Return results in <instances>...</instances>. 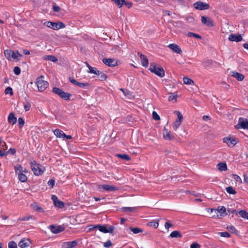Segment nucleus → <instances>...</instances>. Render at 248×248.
<instances>
[{"mask_svg": "<svg viewBox=\"0 0 248 248\" xmlns=\"http://www.w3.org/2000/svg\"><path fill=\"white\" fill-rule=\"evenodd\" d=\"M4 55L5 57L9 60H11L12 59L18 60L22 56V55L19 54L18 52L16 53L11 50H5Z\"/></svg>", "mask_w": 248, "mask_h": 248, "instance_id": "4", "label": "nucleus"}, {"mask_svg": "<svg viewBox=\"0 0 248 248\" xmlns=\"http://www.w3.org/2000/svg\"><path fill=\"white\" fill-rule=\"evenodd\" d=\"M97 75H98V78L100 80H105L107 78V76L105 74L100 72L99 71H98V73H97Z\"/></svg>", "mask_w": 248, "mask_h": 248, "instance_id": "30", "label": "nucleus"}, {"mask_svg": "<svg viewBox=\"0 0 248 248\" xmlns=\"http://www.w3.org/2000/svg\"><path fill=\"white\" fill-rule=\"evenodd\" d=\"M170 236L172 238L181 237V235L178 231H173L170 234Z\"/></svg>", "mask_w": 248, "mask_h": 248, "instance_id": "40", "label": "nucleus"}, {"mask_svg": "<svg viewBox=\"0 0 248 248\" xmlns=\"http://www.w3.org/2000/svg\"><path fill=\"white\" fill-rule=\"evenodd\" d=\"M32 217L31 215H28L26 217H23L19 218L18 220L20 221H27L30 220L31 218Z\"/></svg>", "mask_w": 248, "mask_h": 248, "instance_id": "49", "label": "nucleus"}, {"mask_svg": "<svg viewBox=\"0 0 248 248\" xmlns=\"http://www.w3.org/2000/svg\"><path fill=\"white\" fill-rule=\"evenodd\" d=\"M5 94H10L11 95L13 94V90L12 88L8 87L5 90Z\"/></svg>", "mask_w": 248, "mask_h": 248, "instance_id": "47", "label": "nucleus"}, {"mask_svg": "<svg viewBox=\"0 0 248 248\" xmlns=\"http://www.w3.org/2000/svg\"><path fill=\"white\" fill-rule=\"evenodd\" d=\"M53 10L55 12H58L60 10V8L58 6L54 5L53 6Z\"/></svg>", "mask_w": 248, "mask_h": 248, "instance_id": "64", "label": "nucleus"}, {"mask_svg": "<svg viewBox=\"0 0 248 248\" xmlns=\"http://www.w3.org/2000/svg\"><path fill=\"white\" fill-rule=\"evenodd\" d=\"M112 1L115 2V3L119 7L121 8L125 3L124 0H112Z\"/></svg>", "mask_w": 248, "mask_h": 248, "instance_id": "33", "label": "nucleus"}, {"mask_svg": "<svg viewBox=\"0 0 248 248\" xmlns=\"http://www.w3.org/2000/svg\"><path fill=\"white\" fill-rule=\"evenodd\" d=\"M124 4L129 9L132 6V3L125 1V3H124Z\"/></svg>", "mask_w": 248, "mask_h": 248, "instance_id": "62", "label": "nucleus"}, {"mask_svg": "<svg viewBox=\"0 0 248 248\" xmlns=\"http://www.w3.org/2000/svg\"><path fill=\"white\" fill-rule=\"evenodd\" d=\"M69 81L73 84L75 85H77L78 82L74 78L70 77L69 78Z\"/></svg>", "mask_w": 248, "mask_h": 248, "instance_id": "63", "label": "nucleus"}, {"mask_svg": "<svg viewBox=\"0 0 248 248\" xmlns=\"http://www.w3.org/2000/svg\"><path fill=\"white\" fill-rule=\"evenodd\" d=\"M116 155L119 158L127 161L130 160L131 159L129 155L126 154H117Z\"/></svg>", "mask_w": 248, "mask_h": 248, "instance_id": "29", "label": "nucleus"}, {"mask_svg": "<svg viewBox=\"0 0 248 248\" xmlns=\"http://www.w3.org/2000/svg\"><path fill=\"white\" fill-rule=\"evenodd\" d=\"M129 229L135 234H137L140 232H142L143 230L139 228H130Z\"/></svg>", "mask_w": 248, "mask_h": 248, "instance_id": "35", "label": "nucleus"}, {"mask_svg": "<svg viewBox=\"0 0 248 248\" xmlns=\"http://www.w3.org/2000/svg\"><path fill=\"white\" fill-rule=\"evenodd\" d=\"M239 214L243 218L248 219V212H247L245 210H241L239 212Z\"/></svg>", "mask_w": 248, "mask_h": 248, "instance_id": "34", "label": "nucleus"}, {"mask_svg": "<svg viewBox=\"0 0 248 248\" xmlns=\"http://www.w3.org/2000/svg\"><path fill=\"white\" fill-rule=\"evenodd\" d=\"M30 241L28 239L23 238L18 243V246L21 248H25L29 246Z\"/></svg>", "mask_w": 248, "mask_h": 248, "instance_id": "20", "label": "nucleus"}, {"mask_svg": "<svg viewBox=\"0 0 248 248\" xmlns=\"http://www.w3.org/2000/svg\"><path fill=\"white\" fill-rule=\"evenodd\" d=\"M152 116H153V118L155 120H156V121H159L160 120V118L159 117V116L157 114V113L154 111L153 112V113H152Z\"/></svg>", "mask_w": 248, "mask_h": 248, "instance_id": "46", "label": "nucleus"}, {"mask_svg": "<svg viewBox=\"0 0 248 248\" xmlns=\"http://www.w3.org/2000/svg\"><path fill=\"white\" fill-rule=\"evenodd\" d=\"M31 167L34 175L36 176L41 175L45 170V169L43 166L37 163L35 161L31 162Z\"/></svg>", "mask_w": 248, "mask_h": 248, "instance_id": "1", "label": "nucleus"}, {"mask_svg": "<svg viewBox=\"0 0 248 248\" xmlns=\"http://www.w3.org/2000/svg\"><path fill=\"white\" fill-rule=\"evenodd\" d=\"M112 245V243L110 241L104 243V246L106 248H108Z\"/></svg>", "mask_w": 248, "mask_h": 248, "instance_id": "61", "label": "nucleus"}, {"mask_svg": "<svg viewBox=\"0 0 248 248\" xmlns=\"http://www.w3.org/2000/svg\"><path fill=\"white\" fill-rule=\"evenodd\" d=\"M186 20L189 23H193L194 21V18L192 16H187Z\"/></svg>", "mask_w": 248, "mask_h": 248, "instance_id": "59", "label": "nucleus"}, {"mask_svg": "<svg viewBox=\"0 0 248 248\" xmlns=\"http://www.w3.org/2000/svg\"><path fill=\"white\" fill-rule=\"evenodd\" d=\"M200 247L201 246L199 244L194 243L191 245L190 248H200Z\"/></svg>", "mask_w": 248, "mask_h": 248, "instance_id": "56", "label": "nucleus"}, {"mask_svg": "<svg viewBox=\"0 0 248 248\" xmlns=\"http://www.w3.org/2000/svg\"><path fill=\"white\" fill-rule=\"evenodd\" d=\"M183 82L184 84L187 85H192L194 84L193 81L191 79L187 77H184L183 78Z\"/></svg>", "mask_w": 248, "mask_h": 248, "instance_id": "32", "label": "nucleus"}, {"mask_svg": "<svg viewBox=\"0 0 248 248\" xmlns=\"http://www.w3.org/2000/svg\"><path fill=\"white\" fill-rule=\"evenodd\" d=\"M218 169L220 171H225L227 170V167L226 163L221 162L217 164Z\"/></svg>", "mask_w": 248, "mask_h": 248, "instance_id": "25", "label": "nucleus"}, {"mask_svg": "<svg viewBox=\"0 0 248 248\" xmlns=\"http://www.w3.org/2000/svg\"><path fill=\"white\" fill-rule=\"evenodd\" d=\"M202 23L208 27H213L214 26L213 21L210 18L204 16L201 17Z\"/></svg>", "mask_w": 248, "mask_h": 248, "instance_id": "11", "label": "nucleus"}, {"mask_svg": "<svg viewBox=\"0 0 248 248\" xmlns=\"http://www.w3.org/2000/svg\"><path fill=\"white\" fill-rule=\"evenodd\" d=\"M248 127V121L242 118H240L238 121V124L235 126L236 129L247 128Z\"/></svg>", "mask_w": 248, "mask_h": 248, "instance_id": "10", "label": "nucleus"}, {"mask_svg": "<svg viewBox=\"0 0 248 248\" xmlns=\"http://www.w3.org/2000/svg\"><path fill=\"white\" fill-rule=\"evenodd\" d=\"M53 92L65 100H68L69 99L70 94L68 93L64 92L63 91L58 88H54L53 89Z\"/></svg>", "mask_w": 248, "mask_h": 248, "instance_id": "6", "label": "nucleus"}, {"mask_svg": "<svg viewBox=\"0 0 248 248\" xmlns=\"http://www.w3.org/2000/svg\"><path fill=\"white\" fill-rule=\"evenodd\" d=\"M14 72L16 75H18L20 73V72H21L20 69L19 68V67H18L17 66H16L14 68Z\"/></svg>", "mask_w": 248, "mask_h": 248, "instance_id": "54", "label": "nucleus"}, {"mask_svg": "<svg viewBox=\"0 0 248 248\" xmlns=\"http://www.w3.org/2000/svg\"><path fill=\"white\" fill-rule=\"evenodd\" d=\"M136 209V207H123V210L124 212H133Z\"/></svg>", "mask_w": 248, "mask_h": 248, "instance_id": "44", "label": "nucleus"}, {"mask_svg": "<svg viewBox=\"0 0 248 248\" xmlns=\"http://www.w3.org/2000/svg\"><path fill=\"white\" fill-rule=\"evenodd\" d=\"M228 39L230 41L238 42L242 40V37L240 34H231Z\"/></svg>", "mask_w": 248, "mask_h": 248, "instance_id": "17", "label": "nucleus"}, {"mask_svg": "<svg viewBox=\"0 0 248 248\" xmlns=\"http://www.w3.org/2000/svg\"><path fill=\"white\" fill-rule=\"evenodd\" d=\"M15 170L16 173H17L18 172H23L22 167L20 165H17L15 166Z\"/></svg>", "mask_w": 248, "mask_h": 248, "instance_id": "41", "label": "nucleus"}, {"mask_svg": "<svg viewBox=\"0 0 248 248\" xmlns=\"http://www.w3.org/2000/svg\"><path fill=\"white\" fill-rule=\"evenodd\" d=\"M172 224L170 223L169 221H167L166 223H165V228L168 230L169 231V228L171 227L172 226Z\"/></svg>", "mask_w": 248, "mask_h": 248, "instance_id": "60", "label": "nucleus"}, {"mask_svg": "<svg viewBox=\"0 0 248 248\" xmlns=\"http://www.w3.org/2000/svg\"><path fill=\"white\" fill-rule=\"evenodd\" d=\"M77 245V243L75 241L68 242L67 244L66 248H75Z\"/></svg>", "mask_w": 248, "mask_h": 248, "instance_id": "38", "label": "nucleus"}, {"mask_svg": "<svg viewBox=\"0 0 248 248\" xmlns=\"http://www.w3.org/2000/svg\"><path fill=\"white\" fill-rule=\"evenodd\" d=\"M51 198L55 206L59 208H62L64 207V203L63 202L60 201L56 196L53 195H52Z\"/></svg>", "mask_w": 248, "mask_h": 248, "instance_id": "16", "label": "nucleus"}, {"mask_svg": "<svg viewBox=\"0 0 248 248\" xmlns=\"http://www.w3.org/2000/svg\"><path fill=\"white\" fill-rule=\"evenodd\" d=\"M168 100L169 101H171L174 100L175 101H176V96L172 94V93H171V94L169 96L168 98Z\"/></svg>", "mask_w": 248, "mask_h": 248, "instance_id": "53", "label": "nucleus"}, {"mask_svg": "<svg viewBox=\"0 0 248 248\" xmlns=\"http://www.w3.org/2000/svg\"><path fill=\"white\" fill-rule=\"evenodd\" d=\"M226 211V208L224 206L218 207L217 209H211V212H216L217 214H219V215L217 216L218 218H222L223 217H225L227 215Z\"/></svg>", "mask_w": 248, "mask_h": 248, "instance_id": "8", "label": "nucleus"}, {"mask_svg": "<svg viewBox=\"0 0 248 248\" xmlns=\"http://www.w3.org/2000/svg\"><path fill=\"white\" fill-rule=\"evenodd\" d=\"M98 188H103L107 191H113L118 190V188L114 186H110L108 185H99Z\"/></svg>", "mask_w": 248, "mask_h": 248, "instance_id": "15", "label": "nucleus"}, {"mask_svg": "<svg viewBox=\"0 0 248 248\" xmlns=\"http://www.w3.org/2000/svg\"><path fill=\"white\" fill-rule=\"evenodd\" d=\"M77 85L79 87L83 88V89H87L90 87V84L87 82L83 83V82H78Z\"/></svg>", "mask_w": 248, "mask_h": 248, "instance_id": "31", "label": "nucleus"}, {"mask_svg": "<svg viewBox=\"0 0 248 248\" xmlns=\"http://www.w3.org/2000/svg\"><path fill=\"white\" fill-rule=\"evenodd\" d=\"M227 229L233 233H234L236 232V230L235 229V227L232 225L227 226Z\"/></svg>", "mask_w": 248, "mask_h": 248, "instance_id": "52", "label": "nucleus"}, {"mask_svg": "<svg viewBox=\"0 0 248 248\" xmlns=\"http://www.w3.org/2000/svg\"><path fill=\"white\" fill-rule=\"evenodd\" d=\"M94 228H98V230L101 232H102L104 233H108V229L107 228V227L105 226H101V225H98L96 226H94L92 228H90V230H92Z\"/></svg>", "mask_w": 248, "mask_h": 248, "instance_id": "24", "label": "nucleus"}, {"mask_svg": "<svg viewBox=\"0 0 248 248\" xmlns=\"http://www.w3.org/2000/svg\"><path fill=\"white\" fill-rule=\"evenodd\" d=\"M226 191L230 194H235L236 191L232 186H228L226 188Z\"/></svg>", "mask_w": 248, "mask_h": 248, "instance_id": "36", "label": "nucleus"}, {"mask_svg": "<svg viewBox=\"0 0 248 248\" xmlns=\"http://www.w3.org/2000/svg\"><path fill=\"white\" fill-rule=\"evenodd\" d=\"M18 122L19 124L20 127H22L25 123L24 120L22 117H20L18 118Z\"/></svg>", "mask_w": 248, "mask_h": 248, "instance_id": "51", "label": "nucleus"}, {"mask_svg": "<svg viewBox=\"0 0 248 248\" xmlns=\"http://www.w3.org/2000/svg\"><path fill=\"white\" fill-rule=\"evenodd\" d=\"M103 62L104 64L109 66L113 67L117 65V60L112 58L103 59Z\"/></svg>", "mask_w": 248, "mask_h": 248, "instance_id": "13", "label": "nucleus"}, {"mask_svg": "<svg viewBox=\"0 0 248 248\" xmlns=\"http://www.w3.org/2000/svg\"><path fill=\"white\" fill-rule=\"evenodd\" d=\"M232 76L236 78L238 81H242L245 78L244 75L235 71L232 72Z\"/></svg>", "mask_w": 248, "mask_h": 248, "instance_id": "21", "label": "nucleus"}, {"mask_svg": "<svg viewBox=\"0 0 248 248\" xmlns=\"http://www.w3.org/2000/svg\"><path fill=\"white\" fill-rule=\"evenodd\" d=\"M181 123L179 122L178 121H177L176 120L172 124V127L173 129L175 131H176L178 129V128L179 127V126L181 125Z\"/></svg>", "mask_w": 248, "mask_h": 248, "instance_id": "43", "label": "nucleus"}, {"mask_svg": "<svg viewBox=\"0 0 248 248\" xmlns=\"http://www.w3.org/2000/svg\"><path fill=\"white\" fill-rule=\"evenodd\" d=\"M219 234L221 236L224 237H230V234L229 232H219Z\"/></svg>", "mask_w": 248, "mask_h": 248, "instance_id": "50", "label": "nucleus"}, {"mask_svg": "<svg viewBox=\"0 0 248 248\" xmlns=\"http://www.w3.org/2000/svg\"><path fill=\"white\" fill-rule=\"evenodd\" d=\"M163 138L166 140H171L174 138V136L171 134L170 130L167 129L166 127H164L163 131Z\"/></svg>", "mask_w": 248, "mask_h": 248, "instance_id": "12", "label": "nucleus"}, {"mask_svg": "<svg viewBox=\"0 0 248 248\" xmlns=\"http://www.w3.org/2000/svg\"><path fill=\"white\" fill-rule=\"evenodd\" d=\"M47 184L48 186H50L51 187H53L55 184V180L53 179H51L48 181L47 182Z\"/></svg>", "mask_w": 248, "mask_h": 248, "instance_id": "57", "label": "nucleus"}, {"mask_svg": "<svg viewBox=\"0 0 248 248\" xmlns=\"http://www.w3.org/2000/svg\"><path fill=\"white\" fill-rule=\"evenodd\" d=\"M175 113L177 115V119H176V121L182 123L183 119V117L182 114L179 111H176Z\"/></svg>", "mask_w": 248, "mask_h": 248, "instance_id": "37", "label": "nucleus"}, {"mask_svg": "<svg viewBox=\"0 0 248 248\" xmlns=\"http://www.w3.org/2000/svg\"><path fill=\"white\" fill-rule=\"evenodd\" d=\"M187 35L189 37H195L196 38L201 39V37L200 35H199L198 34H196L195 33H193V32H188V34H187Z\"/></svg>", "mask_w": 248, "mask_h": 248, "instance_id": "45", "label": "nucleus"}, {"mask_svg": "<svg viewBox=\"0 0 248 248\" xmlns=\"http://www.w3.org/2000/svg\"><path fill=\"white\" fill-rule=\"evenodd\" d=\"M44 59L45 60H48V61H51L53 62H56L58 61V59H57V58L53 55L45 56L44 57Z\"/></svg>", "mask_w": 248, "mask_h": 248, "instance_id": "28", "label": "nucleus"}, {"mask_svg": "<svg viewBox=\"0 0 248 248\" xmlns=\"http://www.w3.org/2000/svg\"><path fill=\"white\" fill-rule=\"evenodd\" d=\"M138 56L140 57L141 64L143 66L147 67L148 66V60L147 57L140 53H138Z\"/></svg>", "mask_w": 248, "mask_h": 248, "instance_id": "19", "label": "nucleus"}, {"mask_svg": "<svg viewBox=\"0 0 248 248\" xmlns=\"http://www.w3.org/2000/svg\"><path fill=\"white\" fill-rule=\"evenodd\" d=\"M223 141L229 147H233L238 142V140L232 136L225 137L223 138Z\"/></svg>", "mask_w": 248, "mask_h": 248, "instance_id": "7", "label": "nucleus"}, {"mask_svg": "<svg viewBox=\"0 0 248 248\" xmlns=\"http://www.w3.org/2000/svg\"><path fill=\"white\" fill-rule=\"evenodd\" d=\"M54 134L59 138L64 139V136H65V134L61 130L56 129L53 131Z\"/></svg>", "mask_w": 248, "mask_h": 248, "instance_id": "23", "label": "nucleus"}, {"mask_svg": "<svg viewBox=\"0 0 248 248\" xmlns=\"http://www.w3.org/2000/svg\"><path fill=\"white\" fill-rule=\"evenodd\" d=\"M18 179L21 182H25L27 180V177L23 172H18Z\"/></svg>", "mask_w": 248, "mask_h": 248, "instance_id": "27", "label": "nucleus"}, {"mask_svg": "<svg viewBox=\"0 0 248 248\" xmlns=\"http://www.w3.org/2000/svg\"><path fill=\"white\" fill-rule=\"evenodd\" d=\"M44 25L48 28H51L54 30H58L65 28V25L62 22H53L47 21L44 23Z\"/></svg>", "mask_w": 248, "mask_h": 248, "instance_id": "3", "label": "nucleus"}, {"mask_svg": "<svg viewBox=\"0 0 248 248\" xmlns=\"http://www.w3.org/2000/svg\"><path fill=\"white\" fill-rule=\"evenodd\" d=\"M194 7L198 10H203L209 8V5L208 4L204 3L202 1H198L193 4Z\"/></svg>", "mask_w": 248, "mask_h": 248, "instance_id": "9", "label": "nucleus"}, {"mask_svg": "<svg viewBox=\"0 0 248 248\" xmlns=\"http://www.w3.org/2000/svg\"><path fill=\"white\" fill-rule=\"evenodd\" d=\"M43 76H41L36 79V85L39 91H44L48 86V83L42 79Z\"/></svg>", "mask_w": 248, "mask_h": 248, "instance_id": "5", "label": "nucleus"}, {"mask_svg": "<svg viewBox=\"0 0 248 248\" xmlns=\"http://www.w3.org/2000/svg\"><path fill=\"white\" fill-rule=\"evenodd\" d=\"M8 248H17V245L15 242L11 241L8 244Z\"/></svg>", "mask_w": 248, "mask_h": 248, "instance_id": "48", "label": "nucleus"}, {"mask_svg": "<svg viewBox=\"0 0 248 248\" xmlns=\"http://www.w3.org/2000/svg\"><path fill=\"white\" fill-rule=\"evenodd\" d=\"M148 225L150 226H153L157 228L158 226V221L157 220H153L148 223Z\"/></svg>", "mask_w": 248, "mask_h": 248, "instance_id": "39", "label": "nucleus"}, {"mask_svg": "<svg viewBox=\"0 0 248 248\" xmlns=\"http://www.w3.org/2000/svg\"><path fill=\"white\" fill-rule=\"evenodd\" d=\"M31 107V104L28 101H27L24 103V108L26 111L30 110Z\"/></svg>", "mask_w": 248, "mask_h": 248, "instance_id": "42", "label": "nucleus"}, {"mask_svg": "<svg viewBox=\"0 0 248 248\" xmlns=\"http://www.w3.org/2000/svg\"><path fill=\"white\" fill-rule=\"evenodd\" d=\"M89 72L91 73H93L95 75H97V73H98V70H97L95 68L92 67L91 69H90Z\"/></svg>", "mask_w": 248, "mask_h": 248, "instance_id": "55", "label": "nucleus"}, {"mask_svg": "<svg viewBox=\"0 0 248 248\" xmlns=\"http://www.w3.org/2000/svg\"><path fill=\"white\" fill-rule=\"evenodd\" d=\"M149 70L152 73H153L159 76L162 78L165 75V71L163 68L161 67H157L155 63H151Z\"/></svg>", "mask_w": 248, "mask_h": 248, "instance_id": "2", "label": "nucleus"}, {"mask_svg": "<svg viewBox=\"0 0 248 248\" xmlns=\"http://www.w3.org/2000/svg\"><path fill=\"white\" fill-rule=\"evenodd\" d=\"M50 230L51 232L53 233H58L62 232L64 228L62 226H54V225H50L49 226Z\"/></svg>", "mask_w": 248, "mask_h": 248, "instance_id": "14", "label": "nucleus"}, {"mask_svg": "<svg viewBox=\"0 0 248 248\" xmlns=\"http://www.w3.org/2000/svg\"><path fill=\"white\" fill-rule=\"evenodd\" d=\"M17 121L16 118L13 113H10L8 117V122L9 124H14Z\"/></svg>", "mask_w": 248, "mask_h": 248, "instance_id": "22", "label": "nucleus"}, {"mask_svg": "<svg viewBox=\"0 0 248 248\" xmlns=\"http://www.w3.org/2000/svg\"><path fill=\"white\" fill-rule=\"evenodd\" d=\"M31 206L34 211L40 212H44L43 209L41 207L39 206L36 203H33L32 204Z\"/></svg>", "mask_w": 248, "mask_h": 248, "instance_id": "26", "label": "nucleus"}, {"mask_svg": "<svg viewBox=\"0 0 248 248\" xmlns=\"http://www.w3.org/2000/svg\"><path fill=\"white\" fill-rule=\"evenodd\" d=\"M168 47L171 49L174 52L181 54L182 51L179 46L175 44H171L168 46Z\"/></svg>", "mask_w": 248, "mask_h": 248, "instance_id": "18", "label": "nucleus"}, {"mask_svg": "<svg viewBox=\"0 0 248 248\" xmlns=\"http://www.w3.org/2000/svg\"><path fill=\"white\" fill-rule=\"evenodd\" d=\"M16 152V150L14 148H10L9 150L7 151V153L10 154L11 155H15Z\"/></svg>", "mask_w": 248, "mask_h": 248, "instance_id": "58", "label": "nucleus"}]
</instances>
